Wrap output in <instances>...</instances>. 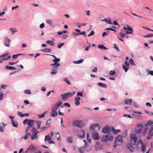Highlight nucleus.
I'll use <instances>...</instances> for the list:
<instances>
[{
	"instance_id": "c756f323",
	"label": "nucleus",
	"mask_w": 153,
	"mask_h": 153,
	"mask_svg": "<svg viewBox=\"0 0 153 153\" xmlns=\"http://www.w3.org/2000/svg\"><path fill=\"white\" fill-rule=\"evenodd\" d=\"M141 151L143 152H145L146 151V148L145 145L144 144L142 145L141 146Z\"/></svg>"
},
{
	"instance_id": "a211bd4d",
	"label": "nucleus",
	"mask_w": 153,
	"mask_h": 153,
	"mask_svg": "<svg viewBox=\"0 0 153 153\" xmlns=\"http://www.w3.org/2000/svg\"><path fill=\"white\" fill-rule=\"evenodd\" d=\"M6 125L4 123H2V126H0V131L1 132H4V128H5V126Z\"/></svg>"
},
{
	"instance_id": "4c0bfd02",
	"label": "nucleus",
	"mask_w": 153,
	"mask_h": 153,
	"mask_svg": "<svg viewBox=\"0 0 153 153\" xmlns=\"http://www.w3.org/2000/svg\"><path fill=\"white\" fill-rule=\"evenodd\" d=\"M64 80L68 85H70L71 83L69 80L67 78H65L64 79Z\"/></svg>"
},
{
	"instance_id": "e2e57ef3",
	"label": "nucleus",
	"mask_w": 153,
	"mask_h": 153,
	"mask_svg": "<svg viewBox=\"0 0 153 153\" xmlns=\"http://www.w3.org/2000/svg\"><path fill=\"white\" fill-rule=\"evenodd\" d=\"M105 30H108L113 31H114L115 32H116V30H115L114 29H113L111 28H107Z\"/></svg>"
},
{
	"instance_id": "bb28decb",
	"label": "nucleus",
	"mask_w": 153,
	"mask_h": 153,
	"mask_svg": "<svg viewBox=\"0 0 153 153\" xmlns=\"http://www.w3.org/2000/svg\"><path fill=\"white\" fill-rule=\"evenodd\" d=\"M75 31L77 32H79V33L74 32L73 33L74 35L77 36L80 35V30L76 29L75 30Z\"/></svg>"
},
{
	"instance_id": "20e7f679",
	"label": "nucleus",
	"mask_w": 153,
	"mask_h": 153,
	"mask_svg": "<svg viewBox=\"0 0 153 153\" xmlns=\"http://www.w3.org/2000/svg\"><path fill=\"white\" fill-rule=\"evenodd\" d=\"M122 137L121 135H118L116 138L114 143L117 145H119L122 143Z\"/></svg>"
},
{
	"instance_id": "8fccbe9b",
	"label": "nucleus",
	"mask_w": 153,
	"mask_h": 153,
	"mask_svg": "<svg viewBox=\"0 0 153 153\" xmlns=\"http://www.w3.org/2000/svg\"><path fill=\"white\" fill-rule=\"evenodd\" d=\"M95 149L97 150H100L101 148L99 147V145L98 144L96 145L95 146Z\"/></svg>"
},
{
	"instance_id": "37998d69",
	"label": "nucleus",
	"mask_w": 153,
	"mask_h": 153,
	"mask_svg": "<svg viewBox=\"0 0 153 153\" xmlns=\"http://www.w3.org/2000/svg\"><path fill=\"white\" fill-rule=\"evenodd\" d=\"M24 92L26 94H31V92L29 90H25L24 91Z\"/></svg>"
},
{
	"instance_id": "ea45409f",
	"label": "nucleus",
	"mask_w": 153,
	"mask_h": 153,
	"mask_svg": "<svg viewBox=\"0 0 153 153\" xmlns=\"http://www.w3.org/2000/svg\"><path fill=\"white\" fill-rule=\"evenodd\" d=\"M9 54V53L7 52V53H5L4 54L2 55L1 56H1V57L3 59V58H4V57H5L7 56Z\"/></svg>"
},
{
	"instance_id": "603ef678",
	"label": "nucleus",
	"mask_w": 153,
	"mask_h": 153,
	"mask_svg": "<svg viewBox=\"0 0 153 153\" xmlns=\"http://www.w3.org/2000/svg\"><path fill=\"white\" fill-rule=\"evenodd\" d=\"M34 147V146L33 144H31L30 145L29 147L27 148V150H29L30 149H33Z\"/></svg>"
},
{
	"instance_id": "f704fd0d",
	"label": "nucleus",
	"mask_w": 153,
	"mask_h": 153,
	"mask_svg": "<svg viewBox=\"0 0 153 153\" xmlns=\"http://www.w3.org/2000/svg\"><path fill=\"white\" fill-rule=\"evenodd\" d=\"M83 61V59H81L79 61H74L73 63L74 64H78L82 63Z\"/></svg>"
},
{
	"instance_id": "e433bc0d",
	"label": "nucleus",
	"mask_w": 153,
	"mask_h": 153,
	"mask_svg": "<svg viewBox=\"0 0 153 153\" xmlns=\"http://www.w3.org/2000/svg\"><path fill=\"white\" fill-rule=\"evenodd\" d=\"M10 30L12 32L13 34L14 33L17 31V29L15 28H10Z\"/></svg>"
},
{
	"instance_id": "72a5a7b5",
	"label": "nucleus",
	"mask_w": 153,
	"mask_h": 153,
	"mask_svg": "<svg viewBox=\"0 0 153 153\" xmlns=\"http://www.w3.org/2000/svg\"><path fill=\"white\" fill-rule=\"evenodd\" d=\"M57 112L56 111H52V114L51 115L53 117H55L57 115Z\"/></svg>"
},
{
	"instance_id": "4be33fe9",
	"label": "nucleus",
	"mask_w": 153,
	"mask_h": 153,
	"mask_svg": "<svg viewBox=\"0 0 153 153\" xmlns=\"http://www.w3.org/2000/svg\"><path fill=\"white\" fill-rule=\"evenodd\" d=\"M61 96L62 97V100H66L68 97L66 93L62 94Z\"/></svg>"
},
{
	"instance_id": "c85d7f7f",
	"label": "nucleus",
	"mask_w": 153,
	"mask_h": 153,
	"mask_svg": "<svg viewBox=\"0 0 153 153\" xmlns=\"http://www.w3.org/2000/svg\"><path fill=\"white\" fill-rule=\"evenodd\" d=\"M75 92H73L72 93L69 92L68 93H66V94L67 95H68V97H69L73 96L75 94Z\"/></svg>"
},
{
	"instance_id": "864d4df0",
	"label": "nucleus",
	"mask_w": 153,
	"mask_h": 153,
	"mask_svg": "<svg viewBox=\"0 0 153 153\" xmlns=\"http://www.w3.org/2000/svg\"><path fill=\"white\" fill-rule=\"evenodd\" d=\"M29 121V120L28 119H26L24 120V121L23 122V124H24L25 125L26 124V123H27V124L28 122Z\"/></svg>"
},
{
	"instance_id": "49530a36",
	"label": "nucleus",
	"mask_w": 153,
	"mask_h": 153,
	"mask_svg": "<svg viewBox=\"0 0 153 153\" xmlns=\"http://www.w3.org/2000/svg\"><path fill=\"white\" fill-rule=\"evenodd\" d=\"M129 62L131 65H135L134 60L132 59H130L129 60Z\"/></svg>"
},
{
	"instance_id": "c03bdc74",
	"label": "nucleus",
	"mask_w": 153,
	"mask_h": 153,
	"mask_svg": "<svg viewBox=\"0 0 153 153\" xmlns=\"http://www.w3.org/2000/svg\"><path fill=\"white\" fill-rule=\"evenodd\" d=\"M57 108H57L55 105H54L52 108V111H56L57 110Z\"/></svg>"
},
{
	"instance_id": "f3484780",
	"label": "nucleus",
	"mask_w": 153,
	"mask_h": 153,
	"mask_svg": "<svg viewBox=\"0 0 153 153\" xmlns=\"http://www.w3.org/2000/svg\"><path fill=\"white\" fill-rule=\"evenodd\" d=\"M11 123L13 126L16 127H17L18 123L16 121H14L13 120H11Z\"/></svg>"
},
{
	"instance_id": "423d86ee",
	"label": "nucleus",
	"mask_w": 153,
	"mask_h": 153,
	"mask_svg": "<svg viewBox=\"0 0 153 153\" xmlns=\"http://www.w3.org/2000/svg\"><path fill=\"white\" fill-rule=\"evenodd\" d=\"M143 128V125L142 124L138 125L135 128V132L137 134L140 133Z\"/></svg>"
},
{
	"instance_id": "338daca9",
	"label": "nucleus",
	"mask_w": 153,
	"mask_h": 153,
	"mask_svg": "<svg viewBox=\"0 0 153 153\" xmlns=\"http://www.w3.org/2000/svg\"><path fill=\"white\" fill-rule=\"evenodd\" d=\"M21 54H16V55H13L12 56V57L13 59H16L17 58V56L19 55H21Z\"/></svg>"
},
{
	"instance_id": "9d476101",
	"label": "nucleus",
	"mask_w": 153,
	"mask_h": 153,
	"mask_svg": "<svg viewBox=\"0 0 153 153\" xmlns=\"http://www.w3.org/2000/svg\"><path fill=\"white\" fill-rule=\"evenodd\" d=\"M92 137L93 139L96 140H98L100 139V137L99 136L98 133L95 132L93 133L92 134Z\"/></svg>"
},
{
	"instance_id": "2f4dec72",
	"label": "nucleus",
	"mask_w": 153,
	"mask_h": 153,
	"mask_svg": "<svg viewBox=\"0 0 153 153\" xmlns=\"http://www.w3.org/2000/svg\"><path fill=\"white\" fill-rule=\"evenodd\" d=\"M51 51V49L48 48H45L42 50V51L44 52L49 53Z\"/></svg>"
},
{
	"instance_id": "2eb2a0df",
	"label": "nucleus",
	"mask_w": 153,
	"mask_h": 153,
	"mask_svg": "<svg viewBox=\"0 0 153 153\" xmlns=\"http://www.w3.org/2000/svg\"><path fill=\"white\" fill-rule=\"evenodd\" d=\"M80 99V98L79 97H76L75 99V103L76 105L78 106L80 104L79 100Z\"/></svg>"
},
{
	"instance_id": "393cba45",
	"label": "nucleus",
	"mask_w": 153,
	"mask_h": 153,
	"mask_svg": "<svg viewBox=\"0 0 153 153\" xmlns=\"http://www.w3.org/2000/svg\"><path fill=\"white\" fill-rule=\"evenodd\" d=\"M34 123V121L33 120H29V121L28 122L27 125L28 126H30V127H32L33 126V124Z\"/></svg>"
},
{
	"instance_id": "473e14b6",
	"label": "nucleus",
	"mask_w": 153,
	"mask_h": 153,
	"mask_svg": "<svg viewBox=\"0 0 153 153\" xmlns=\"http://www.w3.org/2000/svg\"><path fill=\"white\" fill-rule=\"evenodd\" d=\"M62 103V102L61 101H59L57 102L54 105H55L57 108L59 107Z\"/></svg>"
},
{
	"instance_id": "6e6d98bb",
	"label": "nucleus",
	"mask_w": 153,
	"mask_h": 153,
	"mask_svg": "<svg viewBox=\"0 0 153 153\" xmlns=\"http://www.w3.org/2000/svg\"><path fill=\"white\" fill-rule=\"evenodd\" d=\"M46 22L49 25H51L52 24V22L51 20L49 19L46 20Z\"/></svg>"
},
{
	"instance_id": "f257e3e1",
	"label": "nucleus",
	"mask_w": 153,
	"mask_h": 153,
	"mask_svg": "<svg viewBox=\"0 0 153 153\" xmlns=\"http://www.w3.org/2000/svg\"><path fill=\"white\" fill-rule=\"evenodd\" d=\"M130 141L131 144L134 145L137 141V138L136 135L131 134L130 135Z\"/></svg>"
},
{
	"instance_id": "b1692460",
	"label": "nucleus",
	"mask_w": 153,
	"mask_h": 153,
	"mask_svg": "<svg viewBox=\"0 0 153 153\" xmlns=\"http://www.w3.org/2000/svg\"><path fill=\"white\" fill-rule=\"evenodd\" d=\"M111 131L112 132H113L115 134H117L120 131V130H115L113 127L111 128Z\"/></svg>"
},
{
	"instance_id": "5701e85b",
	"label": "nucleus",
	"mask_w": 153,
	"mask_h": 153,
	"mask_svg": "<svg viewBox=\"0 0 153 153\" xmlns=\"http://www.w3.org/2000/svg\"><path fill=\"white\" fill-rule=\"evenodd\" d=\"M5 68L7 70H16V68L13 67L9 66H5Z\"/></svg>"
},
{
	"instance_id": "4d7b16f0",
	"label": "nucleus",
	"mask_w": 153,
	"mask_h": 153,
	"mask_svg": "<svg viewBox=\"0 0 153 153\" xmlns=\"http://www.w3.org/2000/svg\"><path fill=\"white\" fill-rule=\"evenodd\" d=\"M41 122L39 121H37V124L38 126V128L39 129L40 128V124Z\"/></svg>"
},
{
	"instance_id": "a878e982",
	"label": "nucleus",
	"mask_w": 153,
	"mask_h": 153,
	"mask_svg": "<svg viewBox=\"0 0 153 153\" xmlns=\"http://www.w3.org/2000/svg\"><path fill=\"white\" fill-rule=\"evenodd\" d=\"M46 43L52 46L54 44V42L52 41L48 40L46 42Z\"/></svg>"
},
{
	"instance_id": "a19ab883",
	"label": "nucleus",
	"mask_w": 153,
	"mask_h": 153,
	"mask_svg": "<svg viewBox=\"0 0 153 153\" xmlns=\"http://www.w3.org/2000/svg\"><path fill=\"white\" fill-rule=\"evenodd\" d=\"M116 74L115 71L114 70H111L110 71L109 74L113 76Z\"/></svg>"
},
{
	"instance_id": "13d9d810",
	"label": "nucleus",
	"mask_w": 153,
	"mask_h": 153,
	"mask_svg": "<svg viewBox=\"0 0 153 153\" xmlns=\"http://www.w3.org/2000/svg\"><path fill=\"white\" fill-rule=\"evenodd\" d=\"M83 93L81 92H78L77 94V96H80L81 97L83 96Z\"/></svg>"
},
{
	"instance_id": "9b49d317",
	"label": "nucleus",
	"mask_w": 153,
	"mask_h": 153,
	"mask_svg": "<svg viewBox=\"0 0 153 153\" xmlns=\"http://www.w3.org/2000/svg\"><path fill=\"white\" fill-rule=\"evenodd\" d=\"M85 133L84 130H82L79 132L78 136L80 138H83L85 136Z\"/></svg>"
},
{
	"instance_id": "3c124183",
	"label": "nucleus",
	"mask_w": 153,
	"mask_h": 153,
	"mask_svg": "<svg viewBox=\"0 0 153 153\" xmlns=\"http://www.w3.org/2000/svg\"><path fill=\"white\" fill-rule=\"evenodd\" d=\"M64 43H61L59 44L58 45V48H61L64 45Z\"/></svg>"
},
{
	"instance_id": "58836bf2",
	"label": "nucleus",
	"mask_w": 153,
	"mask_h": 153,
	"mask_svg": "<svg viewBox=\"0 0 153 153\" xmlns=\"http://www.w3.org/2000/svg\"><path fill=\"white\" fill-rule=\"evenodd\" d=\"M123 69L125 70V72H126L128 71V70L129 68L127 66V67L126 66L123 64Z\"/></svg>"
},
{
	"instance_id": "0eeeda50",
	"label": "nucleus",
	"mask_w": 153,
	"mask_h": 153,
	"mask_svg": "<svg viewBox=\"0 0 153 153\" xmlns=\"http://www.w3.org/2000/svg\"><path fill=\"white\" fill-rule=\"evenodd\" d=\"M113 140V136H112L106 135L103 136L102 137V140L103 142H105L108 140Z\"/></svg>"
},
{
	"instance_id": "dca6fc26",
	"label": "nucleus",
	"mask_w": 153,
	"mask_h": 153,
	"mask_svg": "<svg viewBox=\"0 0 153 153\" xmlns=\"http://www.w3.org/2000/svg\"><path fill=\"white\" fill-rule=\"evenodd\" d=\"M127 148L130 150V152H132L133 151L134 148L130 143H128L127 145Z\"/></svg>"
},
{
	"instance_id": "412c9836",
	"label": "nucleus",
	"mask_w": 153,
	"mask_h": 153,
	"mask_svg": "<svg viewBox=\"0 0 153 153\" xmlns=\"http://www.w3.org/2000/svg\"><path fill=\"white\" fill-rule=\"evenodd\" d=\"M38 133V132H37L34 134H33V135L31 137V139L32 140H33L34 139H36L38 138V136L37 134Z\"/></svg>"
},
{
	"instance_id": "f03ea898",
	"label": "nucleus",
	"mask_w": 153,
	"mask_h": 153,
	"mask_svg": "<svg viewBox=\"0 0 153 153\" xmlns=\"http://www.w3.org/2000/svg\"><path fill=\"white\" fill-rule=\"evenodd\" d=\"M51 68V74L52 75H54L57 74L58 71V68L60 66H57L56 65L51 64L50 65Z\"/></svg>"
},
{
	"instance_id": "79ce46f5",
	"label": "nucleus",
	"mask_w": 153,
	"mask_h": 153,
	"mask_svg": "<svg viewBox=\"0 0 153 153\" xmlns=\"http://www.w3.org/2000/svg\"><path fill=\"white\" fill-rule=\"evenodd\" d=\"M98 48H103L105 49H106L107 48L105 47L103 45H98Z\"/></svg>"
},
{
	"instance_id": "680f3d73",
	"label": "nucleus",
	"mask_w": 153,
	"mask_h": 153,
	"mask_svg": "<svg viewBox=\"0 0 153 153\" xmlns=\"http://www.w3.org/2000/svg\"><path fill=\"white\" fill-rule=\"evenodd\" d=\"M121 36V37L122 38H124L125 36V34L124 33H123L121 32H120L119 34Z\"/></svg>"
},
{
	"instance_id": "39448f33",
	"label": "nucleus",
	"mask_w": 153,
	"mask_h": 153,
	"mask_svg": "<svg viewBox=\"0 0 153 153\" xmlns=\"http://www.w3.org/2000/svg\"><path fill=\"white\" fill-rule=\"evenodd\" d=\"M83 122L81 120H77L74 122L73 125L77 127L80 128L82 126Z\"/></svg>"
},
{
	"instance_id": "5fc2aeb1",
	"label": "nucleus",
	"mask_w": 153,
	"mask_h": 153,
	"mask_svg": "<svg viewBox=\"0 0 153 153\" xmlns=\"http://www.w3.org/2000/svg\"><path fill=\"white\" fill-rule=\"evenodd\" d=\"M145 37H153V34H148L145 36H144Z\"/></svg>"
},
{
	"instance_id": "cd10ccee",
	"label": "nucleus",
	"mask_w": 153,
	"mask_h": 153,
	"mask_svg": "<svg viewBox=\"0 0 153 153\" xmlns=\"http://www.w3.org/2000/svg\"><path fill=\"white\" fill-rule=\"evenodd\" d=\"M11 58V56L10 55H9L6 58H2L1 56H0V61H3V60H7L8 59H9Z\"/></svg>"
},
{
	"instance_id": "6ab92c4d",
	"label": "nucleus",
	"mask_w": 153,
	"mask_h": 153,
	"mask_svg": "<svg viewBox=\"0 0 153 153\" xmlns=\"http://www.w3.org/2000/svg\"><path fill=\"white\" fill-rule=\"evenodd\" d=\"M132 100L131 99H127L126 100L125 103L126 104L131 105L132 104Z\"/></svg>"
},
{
	"instance_id": "052dcab7",
	"label": "nucleus",
	"mask_w": 153,
	"mask_h": 153,
	"mask_svg": "<svg viewBox=\"0 0 153 153\" xmlns=\"http://www.w3.org/2000/svg\"><path fill=\"white\" fill-rule=\"evenodd\" d=\"M3 94L2 92H0V100H1L3 99Z\"/></svg>"
},
{
	"instance_id": "f8f14e48",
	"label": "nucleus",
	"mask_w": 153,
	"mask_h": 153,
	"mask_svg": "<svg viewBox=\"0 0 153 153\" xmlns=\"http://www.w3.org/2000/svg\"><path fill=\"white\" fill-rule=\"evenodd\" d=\"M110 131V128L108 126H106L105 127L103 128L102 130V132L104 133L109 132Z\"/></svg>"
},
{
	"instance_id": "1a4fd4ad",
	"label": "nucleus",
	"mask_w": 153,
	"mask_h": 153,
	"mask_svg": "<svg viewBox=\"0 0 153 153\" xmlns=\"http://www.w3.org/2000/svg\"><path fill=\"white\" fill-rule=\"evenodd\" d=\"M153 135V125L151 126L148 133V136L147 137V139H150Z\"/></svg>"
},
{
	"instance_id": "7c9ffc66",
	"label": "nucleus",
	"mask_w": 153,
	"mask_h": 153,
	"mask_svg": "<svg viewBox=\"0 0 153 153\" xmlns=\"http://www.w3.org/2000/svg\"><path fill=\"white\" fill-rule=\"evenodd\" d=\"M51 137L49 134H48L45 136V141H48L51 140Z\"/></svg>"
},
{
	"instance_id": "7ed1b4c3",
	"label": "nucleus",
	"mask_w": 153,
	"mask_h": 153,
	"mask_svg": "<svg viewBox=\"0 0 153 153\" xmlns=\"http://www.w3.org/2000/svg\"><path fill=\"white\" fill-rule=\"evenodd\" d=\"M100 129V126L97 124H94L92 125L90 127V130L92 132L95 131L99 130Z\"/></svg>"
},
{
	"instance_id": "ddd939ff",
	"label": "nucleus",
	"mask_w": 153,
	"mask_h": 153,
	"mask_svg": "<svg viewBox=\"0 0 153 153\" xmlns=\"http://www.w3.org/2000/svg\"><path fill=\"white\" fill-rule=\"evenodd\" d=\"M60 61V59L59 58H56V59H54L53 60V62L54 63L52 64L56 65L57 66H60V64L59 63H58V62H59Z\"/></svg>"
},
{
	"instance_id": "4468645a",
	"label": "nucleus",
	"mask_w": 153,
	"mask_h": 153,
	"mask_svg": "<svg viewBox=\"0 0 153 153\" xmlns=\"http://www.w3.org/2000/svg\"><path fill=\"white\" fill-rule=\"evenodd\" d=\"M10 40L7 38H5L4 44L5 46L7 47L10 46Z\"/></svg>"
},
{
	"instance_id": "a18cd8bd",
	"label": "nucleus",
	"mask_w": 153,
	"mask_h": 153,
	"mask_svg": "<svg viewBox=\"0 0 153 153\" xmlns=\"http://www.w3.org/2000/svg\"><path fill=\"white\" fill-rule=\"evenodd\" d=\"M153 123V122L152 120H149L148 123L146 124V126H150Z\"/></svg>"
},
{
	"instance_id": "774afa93",
	"label": "nucleus",
	"mask_w": 153,
	"mask_h": 153,
	"mask_svg": "<svg viewBox=\"0 0 153 153\" xmlns=\"http://www.w3.org/2000/svg\"><path fill=\"white\" fill-rule=\"evenodd\" d=\"M107 35H108V34L107 33L105 32H103V33L102 35V37H104Z\"/></svg>"
},
{
	"instance_id": "bf43d9fd",
	"label": "nucleus",
	"mask_w": 153,
	"mask_h": 153,
	"mask_svg": "<svg viewBox=\"0 0 153 153\" xmlns=\"http://www.w3.org/2000/svg\"><path fill=\"white\" fill-rule=\"evenodd\" d=\"M94 34V31H91L90 33L88 35V36L89 37L92 35H93Z\"/></svg>"
},
{
	"instance_id": "c9c22d12",
	"label": "nucleus",
	"mask_w": 153,
	"mask_h": 153,
	"mask_svg": "<svg viewBox=\"0 0 153 153\" xmlns=\"http://www.w3.org/2000/svg\"><path fill=\"white\" fill-rule=\"evenodd\" d=\"M67 140L68 142L69 143H72V138L71 137H68L67 138Z\"/></svg>"
},
{
	"instance_id": "69168bd1",
	"label": "nucleus",
	"mask_w": 153,
	"mask_h": 153,
	"mask_svg": "<svg viewBox=\"0 0 153 153\" xmlns=\"http://www.w3.org/2000/svg\"><path fill=\"white\" fill-rule=\"evenodd\" d=\"M114 48L116 49L117 51L119 52L120 51L119 49L117 46V45L115 44H114Z\"/></svg>"
},
{
	"instance_id": "09e8293b",
	"label": "nucleus",
	"mask_w": 153,
	"mask_h": 153,
	"mask_svg": "<svg viewBox=\"0 0 153 153\" xmlns=\"http://www.w3.org/2000/svg\"><path fill=\"white\" fill-rule=\"evenodd\" d=\"M47 128V126H43L40 129V132H42V131H44V130H45Z\"/></svg>"
},
{
	"instance_id": "6e6552de",
	"label": "nucleus",
	"mask_w": 153,
	"mask_h": 153,
	"mask_svg": "<svg viewBox=\"0 0 153 153\" xmlns=\"http://www.w3.org/2000/svg\"><path fill=\"white\" fill-rule=\"evenodd\" d=\"M126 26L127 27H124L123 28V29L125 30H128L130 31L127 30L126 31V33L127 34H132L133 31L132 28L129 27L128 25H127Z\"/></svg>"
},
{
	"instance_id": "aec40b11",
	"label": "nucleus",
	"mask_w": 153,
	"mask_h": 153,
	"mask_svg": "<svg viewBox=\"0 0 153 153\" xmlns=\"http://www.w3.org/2000/svg\"><path fill=\"white\" fill-rule=\"evenodd\" d=\"M97 84L100 87H103L104 88H106L107 87V85L106 84L100 82L98 83Z\"/></svg>"
},
{
	"instance_id": "de8ad7c7",
	"label": "nucleus",
	"mask_w": 153,
	"mask_h": 153,
	"mask_svg": "<svg viewBox=\"0 0 153 153\" xmlns=\"http://www.w3.org/2000/svg\"><path fill=\"white\" fill-rule=\"evenodd\" d=\"M31 130H32V131L33 132V134H34L35 133H36V132H38V131H37L36 130V129L34 128H32Z\"/></svg>"
},
{
	"instance_id": "0e129e2a",
	"label": "nucleus",
	"mask_w": 153,
	"mask_h": 153,
	"mask_svg": "<svg viewBox=\"0 0 153 153\" xmlns=\"http://www.w3.org/2000/svg\"><path fill=\"white\" fill-rule=\"evenodd\" d=\"M46 113V112H45L44 113L42 114L41 115L39 116V118H43Z\"/></svg>"
}]
</instances>
